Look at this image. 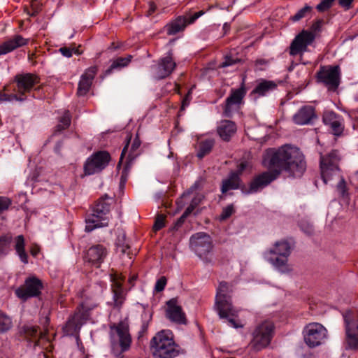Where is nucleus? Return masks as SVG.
Returning <instances> with one entry per match:
<instances>
[{
	"label": "nucleus",
	"mask_w": 358,
	"mask_h": 358,
	"mask_svg": "<svg viewBox=\"0 0 358 358\" xmlns=\"http://www.w3.org/2000/svg\"><path fill=\"white\" fill-rule=\"evenodd\" d=\"M110 159V155L107 151L93 153L84 164L85 174L90 176L102 171L108 165Z\"/></svg>",
	"instance_id": "16"
},
{
	"label": "nucleus",
	"mask_w": 358,
	"mask_h": 358,
	"mask_svg": "<svg viewBox=\"0 0 358 358\" xmlns=\"http://www.w3.org/2000/svg\"><path fill=\"white\" fill-rule=\"evenodd\" d=\"M327 329L320 323L307 324L303 329L305 343L310 348L320 345L326 337Z\"/></svg>",
	"instance_id": "18"
},
{
	"label": "nucleus",
	"mask_w": 358,
	"mask_h": 358,
	"mask_svg": "<svg viewBox=\"0 0 358 358\" xmlns=\"http://www.w3.org/2000/svg\"><path fill=\"white\" fill-rule=\"evenodd\" d=\"M40 251V246L37 244H33L29 249L30 254L34 257L39 254Z\"/></svg>",
	"instance_id": "58"
},
{
	"label": "nucleus",
	"mask_w": 358,
	"mask_h": 358,
	"mask_svg": "<svg viewBox=\"0 0 358 358\" xmlns=\"http://www.w3.org/2000/svg\"><path fill=\"white\" fill-rule=\"evenodd\" d=\"M190 245L198 257L207 261L206 256L213 249L211 238L208 234L199 232L192 235L190 238Z\"/></svg>",
	"instance_id": "17"
},
{
	"label": "nucleus",
	"mask_w": 358,
	"mask_h": 358,
	"mask_svg": "<svg viewBox=\"0 0 358 358\" xmlns=\"http://www.w3.org/2000/svg\"><path fill=\"white\" fill-rule=\"evenodd\" d=\"M275 326L272 322L264 321L257 324L252 332L249 343L251 350L255 352L266 348L274 335Z\"/></svg>",
	"instance_id": "7"
},
{
	"label": "nucleus",
	"mask_w": 358,
	"mask_h": 358,
	"mask_svg": "<svg viewBox=\"0 0 358 358\" xmlns=\"http://www.w3.org/2000/svg\"><path fill=\"white\" fill-rule=\"evenodd\" d=\"M167 283V279L165 276H161L156 282L155 290L157 292H162Z\"/></svg>",
	"instance_id": "52"
},
{
	"label": "nucleus",
	"mask_w": 358,
	"mask_h": 358,
	"mask_svg": "<svg viewBox=\"0 0 358 358\" xmlns=\"http://www.w3.org/2000/svg\"><path fill=\"white\" fill-rule=\"evenodd\" d=\"M113 201V197L105 194L94 202L90 208L91 213L85 218V231L86 232H91L96 229L108 226Z\"/></svg>",
	"instance_id": "4"
},
{
	"label": "nucleus",
	"mask_w": 358,
	"mask_h": 358,
	"mask_svg": "<svg viewBox=\"0 0 358 358\" xmlns=\"http://www.w3.org/2000/svg\"><path fill=\"white\" fill-rule=\"evenodd\" d=\"M73 49L68 47H62L59 48V52L66 57H71L73 55Z\"/></svg>",
	"instance_id": "57"
},
{
	"label": "nucleus",
	"mask_w": 358,
	"mask_h": 358,
	"mask_svg": "<svg viewBox=\"0 0 358 358\" xmlns=\"http://www.w3.org/2000/svg\"><path fill=\"white\" fill-rule=\"evenodd\" d=\"M112 282L111 289L113 290H125L123 287V282L125 280L124 276L122 275L114 274L110 275Z\"/></svg>",
	"instance_id": "44"
},
{
	"label": "nucleus",
	"mask_w": 358,
	"mask_h": 358,
	"mask_svg": "<svg viewBox=\"0 0 358 358\" xmlns=\"http://www.w3.org/2000/svg\"><path fill=\"white\" fill-rule=\"evenodd\" d=\"M43 289L42 280L33 275L27 278L24 285L15 289V294L20 299L25 301L30 298L38 297Z\"/></svg>",
	"instance_id": "14"
},
{
	"label": "nucleus",
	"mask_w": 358,
	"mask_h": 358,
	"mask_svg": "<svg viewBox=\"0 0 358 358\" xmlns=\"http://www.w3.org/2000/svg\"><path fill=\"white\" fill-rule=\"evenodd\" d=\"M242 179L236 174L230 171L228 177L222 181L221 192L226 194L229 190H235L240 189L242 191L243 187Z\"/></svg>",
	"instance_id": "31"
},
{
	"label": "nucleus",
	"mask_w": 358,
	"mask_h": 358,
	"mask_svg": "<svg viewBox=\"0 0 358 358\" xmlns=\"http://www.w3.org/2000/svg\"><path fill=\"white\" fill-rule=\"evenodd\" d=\"M20 335L35 348L40 343L41 331L38 326L24 325L20 328Z\"/></svg>",
	"instance_id": "30"
},
{
	"label": "nucleus",
	"mask_w": 358,
	"mask_h": 358,
	"mask_svg": "<svg viewBox=\"0 0 358 358\" xmlns=\"http://www.w3.org/2000/svg\"><path fill=\"white\" fill-rule=\"evenodd\" d=\"M98 71L96 66H92L85 70L81 76L77 89V95L79 96H85L90 91L93 80Z\"/></svg>",
	"instance_id": "26"
},
{
	"label": "nucleus",
	"mask_w": 358,
	"mask_h": 358,
	"mask_svg": "<svg viewBox=\"0 0 358 358\" xmlns=\"http://www.w3.org/2000/svg\"><path fill=\"white\" fill-rule=\"evenodd\" d=\"M176 67V63L172 57V52H169L168 55L161 58L157 64L154 67L155 77L157 80H162L168 78Z\"/></svg>",
	"instance_id": "22"
},
{
	"label": "nucleus",
	"mask_w": 358,
	"mask_h": 358,
	"mask_svg": "<svg viewBox=\"0 0 358 358\" xmlns=\"http://www.w3.org/2000/svg\"><path fill=\"white\" fill-rule=\"evenodd\" d=\"M312 11H313V7L306 4L303 8L299 9L296 13V14L291 16L289 17V20H291L292 22H294L300 21L303 18H304L308 15H310L312 13Z\"/></svg>",
	"instance_id": "42"
},
{
	"label": "nucleus",
	"mask_w": 358,
	"mask_h": 358,
	"mask_svg": "<svg viewBox=\"0 0 358 358\" xmlns=\"http://www.w3.org/2000/svg\"><path fill=\"white\" fill-rule=\"evenodd\" d=\"M234 213L235 209L234 204H229L222 209V211L220 215L219 219L220 221H224L229 218Z\"/></svg>",
	"instance_id": "45"
},
{
	"label": "nucleus",
	"mask_w": 358,
	"mask_h": 358,
	"mask_svg": "<svg viewBox=\"0 0 358 358\" xmlns=\"http://www.w3.org/2000/svg\"><path fill=\"white\" fill-rule=\"evenodd\" d=\"M148 331V324L146 322H143L141 326V329L139 331V336H142L145 333Z\"/></svg>",
	"instance_id": "64"
},
{
	"label": "nucleus",
	"mask_w": 358,
	"mask_h": 358,
	"mask_svg": "<svg viewBox=\"0 0 358 358\" xmlns=\"http://www.w3.org/2000/svg\"><path fill=\"white\" fill-rule=\"evenodd\" d=\"M291 254V246L285 241H277L273 248L264 252V258L282 273L289 271L288 257Z\"/></svg>",
	"instance_id": "6"
},
{
	"label": "nucleus",
	"mask_w": 358,
	"mask_h": 358,
	"mask_svg": "<svg viewBox=\"0 0 358 358\" xmlns=\"http://www.w3.org/2000/svg\"><path fill=\"white\" fill-rule=\"evenodd\" d=\"M115 247L117 252H120L122 255H127L129 259L132 258V252H131V248L129 243L127 241L126 235L124 233L119 234L115 241Z\"/></svg>",
	"instance_id": "37"
},
{
	"label": "nucleus",
	"mask_w": 358,
	"mask_h": 358,
	"mask_svg": "<svg viewBox=\"0 0 358 358\" xmlns=\"http://www.w3.org/2000/svg\"><path fill=\"white\" fill-rule=\"evenodd\" d=\"M337 190L343 198L348 196V193L346 182L343 178L337 185Z\"/></svg>",
	"instance_id": "51"
},
{
	"label": "nucleus",
	"mask_w": 358,
	"mask_h": 358,
	"mask_svg": "<svg viewBox=\"0 0 358 358\" xmlns=\"http://www.w3.org/2000/svg\"><path fill=\"white\" fill-rule=\"evenodd\" d=\"M345 331V348L358 350V311L348 310L342 313Z\"/></svg>",
	"instance_id": "9"
},
{
	"label": "nucleus",
	"mask_w": 358,
	"mask_h": 358,
	"mask_svg": "<svg viewBox=\"0 0 358 358\" xmlns=\"http://www.w3.org/2000/svg\"><path fill=\"white\" fill-rule=\"evenodd\" d=\"M318 83H322L329 91L335 92L338 88L341 71L338 65L321 66L316 73Z\"/></svg>",
	"instance_id": "11"
},
{
	"label": "nucleus",
	"mask_w": 358,
	"mask_h": 358,
	"mask_svg": "<svg viewBox=\"0 0 358 358\" xmlns=\"http://www.w3.org/2000/svg\"><path fill=\"white\" fill-rule=\"evenodd\" d=\"M353 0H338V4L343 8L345 10L350 9L352 7Z\"/></svg>",
	"instance_id": "55"
},
{
	"label": "nucleus",
	"mask_w": 358,
	"mask_h": 358,
	"mask_svg": "<svg viewBox=\"0 0 358 358\" xmlns=\"http://www.w3.org/2000/svg\"><path fill=\"white\" fill-rule=\"evenodd\" d=\"M13 327L11 318L0 310V334L8 331Z\"/></svg>",
	"instance_id": "43"
},
{
	"label": "nucleus",
	"mask_w": 358,
	"mask_h": 358,
	"mask_svg": "<svg viewBox=\"0 0 358 358\" xmlns=\"http://www.w3.org/2000/svg\"><path fill=\"white\" fill-rule=\"evenodd\" d=\"M150 347L154 358H175L180 353L181 348L176 344L172 332L162 330L150 340Z\"/></svg>",
	"instance_id": "5"
},
{
	"label": "nucleus",
	"mask_w": 358,
	"mask_h": 358,
	"mask_svg": "<svg viewBox=\"0 0 358 358\" xmlns=\"http://www.w3.org/2000/svg\"><path fill=\"white\" fill-rule=\"evenodd\" d=\"M191 99V92L189 91L187 94L185 96V97L182 99L180 110H185V108L189 106Z\"/></svg>",
	"instance_id": "54"
},
{
	"label": "nucleus",
	"mask_w": 358,
	"mask_h": 358,
	"mask_svg": "<svg viewBox=\"0 0 358 358\" xmlns=\"http://www.w3.org/2000/svg\"><path fill=\"white\" fill-rule=\"evenodd\" d=\"M278 178L277 172L272 173L270 170L263 171L255 176L248 184V187L243 185L242 192L252 194L261 192Z\"/></svg>",
	"instance_id": "15"
},
{
	"label": "nucleus",
	"mask_w": 358,
	"mask_h": 358,
	"mask_svg": "<svg viewBox=\"0 0 358 358\" xmlns=\"http://www.w3.org/2000/svg\"><path fill=\"white\" fill-rule=\"evenodd\" d=\"M315 33L308 30H302L292 41L289 46V55L292 56L297 55L302 56L303 53L307 50L308 46L315 41Z\"/></svg>",
	"instance_id": "19"
},
{
	"label": "nucleus",
	"mask_w": 358,
	"mask_h": 358,
	"mask_svg": "<svg viewBox=\"0 0 358 358\" xmlns=\"http://www.w3.org/2000/svg\"><path fill=\"white\" fill-rule=\"evenodd\" d=\"M217 131L223 141H229L236 132V125L233 121L224 120L221 121Z\"/></svg>",
	"instance_id": "32"
},
{
	"label": "nucleus",
	"mask_w": 358,
	"mask_h": 358,
	"mask_svg": "<svg viewBox=\"0 0 358 358\" xmlns=\"http://www.w3.org/2000/svg\"><path fill=\"white\" fill-rule=\"evenodd\" d=\"M40 83V78L35 73H21L16 74L13 81L4 87V91H13V93L8 94L10 101H24L27 99V94L32 92L34 98H41L38 93L41 86L36 85Z\"/></svg>",
	"instance_id": "3"
},
{
	"label": "nucleus",
	"mask_w": 358,
	"mask_h": 358,
	"mask_svg": "<svg viewBox=\"0 0 358 358\" xmlns=\"http://www.w3.org/2000/svg\"><path fill=\"white\" fill-rule=\"evenodd\" d=\"M132 59L131 55H127L125 57H119L112 61L110 66L103 73V77L108 76L114 71L120 70L122 68L127 66L131 62Z\"/></svg>",
	"instance_id": "34"
},
{
	"label": "nucleus",
	"mask_w": 358,
	"mask_h": 358,
	"mask_svg": "<svg viewBox=\"0 0 358 358\" xmlns=\"http://www.w3.org/2000/svg\"><path fill=\"white\" fill-rule=\"evenodd\" d=\"M232 293L233 287L231 284L225 281L220 282L217 289L215 310L219 317L225 320L230 327L235 329L243 328L244 325L238 318L239 310L232 304Z\"/></svg>",
	"instance_id": "2"
},
{
	"label": "nucleus",
	"mask_w": 358,
	"mask_h": 358,
	"mask_svg": "<svg viewBox=\"0 0 358 358\" xmlns=\"http://www.w3.org/2000/svg\"><path fill=\"white\" fill-rule=\"evenodd\" d=\"M14 249L20 261L27 264L29 262V257L25 251V239L23 235H18L15 237Z\"/></svg>",
	"instance_id": "35"
},
{
	"label": "nucleus",
	"mask_w": 358,
	"mask_h": 358,
	"mask_svg": "<svg viewBox=\"0 0 358 358\" xmlns=\"http://www.w3.org/2000/svg\"><path fill=\"white\" fill-rule=\"evenodd\" d=\"M246 89L243 83L238 89H231L230 95L226 99L224 106V114L226 117H230L232 113V106L240 105L246 94Z\"/></svg>",
	"instance_id": "23"
},
{
	"label": "nucleus",
	"mask_w": 358,
	"mask_h": 358,
	"mask_svg": "<svg viewBox=\"0 0 358 358\" xmlns=\"http://www.w3.org/2000/svg\"><path fill=\"white\" fill-rule=\"evenodd\" d=\"M350 181L356 188H358V171L351 177Z\"/></svg>",
	"instance_id": "63"
},
{
	"label": "nucleus",
	"mask_w": 358,
	"mask_h": 358,
	"mask_svg": "<svg viewBox=\"0 0 358 358\" xmlns=\"http://www.w3.org/2000/svg\"><path fill=\"white\" fill-rule=\"evenodd\" d=\"M252 168V164L250 160L246 159H241L237 163L236 169L231 171L241 178L245 171H250Z\"/></svg>",
	"instance_id": "40"
},
{
	"label": "nucleus",
	"mask_w": 358,
	"mask_h": 358,
	"mask_svg": "<svg viewBox=\"0 0 358 358\" xmlns=\"http://www.w3.org/2000/svg\"><path fill=\"white\" fill-rule=\"evenodd\" d=\"M166 317L177 324H187L186 315L181 306L178 305L177 298H172L166 302Z\"/></svg>",
	"instance_id": "21"
},
{
	"label": "nucleus",
	"mask_w": 358,
	"mask_h": 358,
	"mask_svg": "<svg viewBox=\"0 0 358 358\" xmlns=\"http://www.w3.org/2000/svg\"><path fill=\"white\" fill-rule=\"evenodd\" d=\"M214 145V141L212 139H206L202 141L199 143V148L196 156L199 159L203 158L206 155L209 154Z\"/></svg>",
	"instance_id": "38"
},
{
	"label": "nucleus",
	"mask_w": 358,
	"mask_h": 358,
	"mask_svg": "<svg viewBox=\"0 0 358 358\" xmlns=\"http://www.w3.org/2000/svg\"><path fill=\"white\" fill-rule=\"evenodd\" d=\"M131 137H132V134L131 133H127V136H126V138H125V142H126V144L124 146L122 150V153H121V155H120V161H119V164H121L122 162V160L124 159V157H125L127 152V150H128V148H129V143H130V141L131 140Z\"/></svg>",
	"instance_id": "53"
},
{
	"label": "nucleus",
	"mask_w": 358,
	"mask_h": 358,
	"mask_svg": "<svg viewBox=\"0 0 358 358\" xmlns=\"http://www.w3.org/2000/svg\"><path fill=\"white\" fill-rule=\"evenodd\" d=\"M239 62H241V59L239 58L235 57L232 55H227L220 66L224 68L238 64Z\"/></svg>",
	"instance_id": "46"
},
{
	"label": "nucleus",
	"mask_w": 358,
	"mask_h": 358,
	"mask_svg": "<svg viewBox=\"0 0 358 358\" xmlns=\"http://www.w3.org/2000/svg\"><path fill=\"white\" fill-rule=\"evenodd\" d=\"M194 208H195V206L194 204L191 203L185 209V210L183 212L182 215L187 218L192 213V211L194 210Z\"/></svg>",
	"instance_id": "60"
},
{
	"label": "nucleus",
	"mask_w": 358,
	"mask_h": 358,
	"mask_svg": "<svg viewBox=\"0 0 358 358\" xmlns=\"http://www.w3.org/2000/svg\"><path fill=\"white\" fill-rule=\"evenodd\" d=\"M12 205V200L7 196H0V215L8 210Z\"/></svg>",
	"instance_id": "48"
},
{
	"label": "nucleus",
	"mask_w": 358,
	"mask_h": 358,
	"mask_svg": "<svg viewBox=\"0 0 358 358\" xmlns=\"http://www.w3.org/2000/svg\"><path fill=\"white\" fill-rule=\"evenodd\" d=\"M141 145V141L139 138L138 134H136L135 138L133 141L131 146L130 148L128 156L126 160V164L124 167V171H127L130 169L133 162L136 159L137 157L141 155L140 146Z\"/></svg>",
	"instance_id": "33"
},
{
	"label": "nucleus",
	"mask_w": 358,
	"mask_h": 358,
	"mask_svg": "<svg viewBox=\"0 0 358 358\" xmlns=\"http://www.w3.org/2000/svg\"><path fill=\"white\" fill-rule=\"evenodd\" d=\"M59 123L54 127L53 136L60 134L62 131L67 129L71 123V115L69 110H66L63 115L58 119Z\"/></svg>",
	"instance_id": "36"
},
{
	"label": "nucleus",
	"mask_w": 358,
	"mask_h": 358,
	"mask_svg": "<svg viewBox=\"0 0 358 358\" xmlns=\"http://www.w3.org/2000/svg\"><path fill=\"white\" fill-rule=\"evenodd\" d=\"M203 14V10H199L192 15L186 14L177 16L164 27V30L168 36H173L183 32L188 25L194 24Z\"/></svg>",
	"instance_id": "13"
},
{
	"label": "nucleus",
	"mask_w": 358,
	"mask_h": 358,
	"mask_svg": "<svg viewBox=\"0 0 358 358\" xmlns=\"http://www.w3.org/2000/svg\"><path fill=\"white\" fill-rule=\"evenodd\" d=\"M107 255V248L103 245L96 244L91 246L87 250L85 259L87 262L99 268L103 262Z\"/></svg>",
	"instance_id": "27"
},
{
	"label": "nucleus",
	"mask_w": 358,
	"mask_h": 358,
	"mask_svg": "<svg viewBox=\"0 0 358 358\" xmlns=\"http://www.w3.org/2000/svg\"><path fill=\"white\" fill-rule=\"evenodd\" d=\"M277 84L273 80L260 79L257 80L255 87L250 93V96L255 99L261 96H267L277 89Z\"/></svg>",
	"instance_id": "29"
},
{
	"label": "nucleus",
	"mask_w": 358,
	"mask_h": 358,
	"mask_svg": "<svg viewBox=\"0 0 358 358\" xmlns=\"http://www.w3.org/2000/svg\"><path fill=\"white\" fill-rule=\"evenodd\" d=\"M262 164L272 173L277 172L278 178L282 172L289 176L300 178L306 170V162L297 147L285 144L278 148H269L263 157Z\"/></svg>",
	"instance_id": "1"
},
{
	"label": "nucleus",
	"mask_w": 358,
	"mask_h": 358,
	"mask_svg": "<svg viewBox=\"0 0 358 358\" xmlns=\"http://www.w3.org/2000/svg\"><path fill=\"white\" fill-rule=\"evenodd\" d=\"M270 63V60L266 59H257L255 62V70L263 71H265Z\"/></svg>",
	"instance_id": "50"
},
{
	"label": "nucleus",
	"mask_w": 358,
	"mask_h": 358,
	"mask_svg": "<svg viewBox=\"0 0 358 358\" xmlns=\"http://www.w3.org/2000/svg\"><path fill=\"white\" fill-rule=\"evenodd\" d=\"M334 1L335 0H322L317 5L316 9L320 13L325 12L332 7Z\"/></svg>",
	"instance_id": "49"
},
{
	"label": "nucleus",
	"mask_w": 358,
	"mask_h": 358,
	"mask_svg": "<svg viewBox=\"0 0 358 358\" xmlns=\"http://www.w3.org/2000/svg\"><path fill=\"white\" fill-rule=\"evenodd\" d=\"M109 328L111 345L114 347L118 343L121 352L128 351L132 342L128 323L124 321H120L117 323L111 324Z\"/></svg>",
	"instance_id": "10"
},
{
	"label": "nucleus",
	"mask_w": 358,
	"mask_h": 358,
	"mask_svg": "<svg viewBox=\"0 0 358 358\" xmlns=\"http://www.w3.org/2000/svg\"><path fill=\"white\" fill-rule=\"evenodd\" d=\"M186 219V217L181 215L174 223L172 229L174 231H178L179 228H180L182 225L184 224Z\"/></svg>",
	"instance_id": "56"
},
{
	"label": "nucleus",
	"mask_w": 358,
	"mask_h": 358,
	"mask_svg": "<svg viewBox=\"0 0 358 358\" xmlns=\"http://www.w3.org/2000/svg\"><path fill=\"white\" fill-rule=\"evenodd\" d=\"M94 307L88 306L85 303L79 304L66 323V332L71 335L78 334L82 326L90 320V312Z\"/></svg>",
	"instance_id": "12"
},
{
	"label": "nucleus",
	"mask_w": 358,
	"mask_h": 358,
	"mask_svg": "<svg viewBox=\"0 0 358 358\" xmlns=\"http://www.w3.org/2000/svg\"><path fill=\"white\" fill-rule=\"evenodd\" d=\"M166 215L164 214H158L155 217L153 225V230L155 231L161 230L165 227Z\"/></svg>",
	"instance_id": "47"
},
{
	"label": "nucleus",
	"mask_w": 358,
	"mask_h": 358,
	"mask_svg": "<svg viewBox=\"0 0 358 358\" xmlns=\"http://www.w3.org/2000/svg\"><path fill=\"white\" fill-rule=\"evenodd\" d=\"M194 208H195V206L194 204L191 203L185 209V210L183 212L182 215L187 218L192 213V211L194 210Z\"/></svg>",
	"instance_id": "61"
},
{
	"label": "nucleus",
	"mask_w": 358,
	"mask_h": 358,
	"mask_svg": "<svg viewBox=\"0 0 358 358\" xmlns=\"http://www.w3.org/2000/svg\"><path fill=\"white\" fill-rule=\"evenodd\" d=\"M317 118L315 110L311 106H303L293 116V121L295 124L299 125L309 124L313 122L314 119Z\"/></svg>",
	"instance_id": "28"
},
{
	"label": "nucleus",
	"mask_w": 358,
	"mask_h": 358,
	"mask_svg": "<svg viewBox=\"0 0 358 358\" xmlns=\"http://www.w3.org/2000/svg\"><path fill=\"white\" fill-rule=\"evenodd\" d=\"M194 208H195V206L194 204L191 203L185 209V210L183 212L182 215L187 218L192 213V211L194 210Z\"/></svg>",
	"instance_id": "59"
},
{
	"label": "nucleus",
	"mask_w": 358,
	"mask_h": 358,
	"mask_svg": "<svg viewBox=\"0 0 358 358\" xmlns=\"http://www.w3.org/2000/svg\"><path fill=\"white\" fill-rule=\"evenodd\" d=\"M341 161V155L338 150H332L326 155H320V169L324 183L327 184L334 176L340 173Z\"/></svg>",
	"instance_id": "8"
},
{
	"label": "nucleus",
	"mask_w": 358,
	"mask_h": 358,
	"mask_svg": "<svg viewBox=\"0 0 358 358\" xmlns=\"http://www.w3.org/2000/svg\"><path fill=\"white\" fill-rule=\"evenodd\" d=\"M30 39L20 34H14L0 44V56L8 54L14 50L27 45Z\"/></svg>",
	"instance_id": "24"
},
{
	"label": "nucleus",
	"mask_w": 358,
	"mask_h": 358,
	"mask_svg": "<svg viewBox=\"0 0 358 358\" xmlns=\"http://www.w3.org/2000/svg\"><path fill=\"white\" fill-rule=\"evenodd\" d=\"M322 121L325 125L329 127L334 135L339 136L343 134V119L333 110L325 111L322 116Z\"/></svg>",
	"instance_id": "25"
},
{
	"label": "nucleus",
	"mask_w": 358,
	"mask_h": 358,
	"mask_svg": "<svg viewBox=\"0 0 358 358\" xmlns=\"http://www.w3.org/2000/svg\"><path fill=\"white\" fill-rule=\"evenodd\" d=\"M315 33L308 30H302L292 41L289 46V55L292 56L297 55L302 56L303 53L307 50L308 46L315 41Z\"/></svg>",
	"instance_id": "20"
},
{
	"label": "nucleus",
	"mask_w": 358,
	"mask_h": 358,
	"mask_svg": "<svg viewBox=\"0 0 358 358\" xmlns=\"http://www.w3.org/2000/svg\"><path fill=\"white\" fill-rule=\"evenodd\" d=\"M11 242V234H6L0 236V255L5 256L8 253Z\"/></svg>",
	"instance_id": "41"
},
{
	"label": "nucleus",
	"mask_w": 358,
	"mask_h": 358,
	"mask_svg": "<svg viewBox=\"0 0 358 358\" xmlns=\"http://www.w3.org/2000/svg\"><path fill=\"white\" fill-rule=\"evenodd\" d=\"M321 24H322V20H318L317 21H315L312 25H311V29L313 33L314 31H316L317 30H320V27H321Z\"/></svg>",
	"instance_id": "62"
},
{
	"label": "nucleus",
	"mask_w": 358,
	"mask_h": 358,
	"mask_svg": "<svg viewBox=\"0 0 358 358\" xmlns=\"http://www.w3.org/2000/svg\"><path fill=\"white\" fill-rule=\"evenodd\" d=\"M113 306L114 309L120 310L124 303L127 297L126 290H113Z\"/></svg>",
	"instance_id": "39"
}]
</instances>
